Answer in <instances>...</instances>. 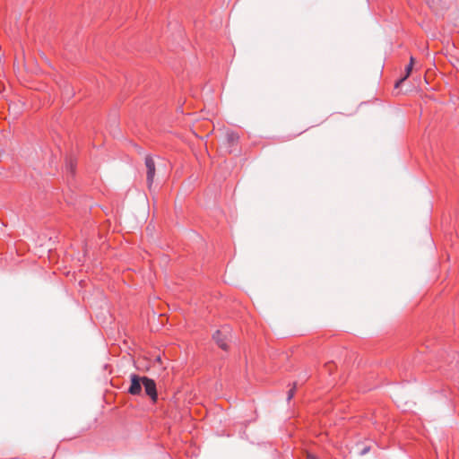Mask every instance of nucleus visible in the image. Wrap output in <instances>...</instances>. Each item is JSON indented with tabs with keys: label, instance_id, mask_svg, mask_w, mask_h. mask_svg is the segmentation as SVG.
<instances>
[{
	"label": "nucleus",
	"instance_id": "obj_1",
	"mask_svg": "<svg viewBox=\"0 0 459 459\" xmlns=\"http://www.w3.org/2000/svg\"><path fill=\"white\" fill-rule=\"evenodd\" d=\"M230 336V330L227 327H223L221 330H217L212 338L217 345L224 351L228 350V341Z\"/></svg>",
	"mask_w": 459,
	"mask_h": 459
},
{
	"label": "nucleus",
	"instance_id": "obj_2",
	"mask_svg": "<svg viewBox=\"0 0 459 459\" xmlns=\"http://www.w3.org/2000/svg\"><path fill=\"white\" fill-rule=\"evenodd\" d=\"M143 386L144 388L145 394L152 399V402H156L158 398L156 384L154 380L143 377Z\"/></svg>",
	"mask_w": 459,
	"mask_h": 459
},
{
	"label": "nucleus",
	"instance_id": "obj_3",
	"mask_svg": "<svg viewBox=\"0 0 459 459\" xmlns=\"http://www.w3.org/2000/svg\"><path fill=\"white\" fill-rule=\"evenodd\" d=\"M145 166L147 169V184L149 188H151L155 176V163L152 156H146Z\"/></svg>",
	"mask_w": 459,
	"mask_h": 459
},
{
	"label": "nucleus",
	"instance_id": "obj_4",
	"mask_svg": "<svg viewBox=\"0 0 459 459\" xmlns=\"http://www.w3.org/2000/svg\"><path fill=\"white\" fill-rule=\"evenodd\" d=\"M143 377H138L135 374L131 375V385L128 389L129 394L132 395H138L142 392Z\"/></svg>",
	"mask_w": 459,
	"mask_h": 459
},
{
	"label": "nucleus",
	"instance_id": "obj_5",
	"mask_svg": "<svg viewBox=\"0 0 459 459\" xmlns=\"http://www.w3.org/2000/svg\"><path fill=\"white\" fill-rule=\"evenodd\" d=\"M412 64H409L406 67H405V75L399 81L397 82L396 83V87H398L399 83L403 82V81H405L411 74V72L412 70Z\"/></svg>",
	"mask_w": 459,
	"mask_h": 459
},
{
	"label": "nucleus",
	"instance_id": "obj_6",
	"mask_svg": "<svg viewBox=\"0 0 459 459\" xmlns=\"http://www.w3.org/2000/svg\"><path fill=\"white\" fill-rule=\"evenodd\" d=\"M227 138L230 143H233L238 141V135L236 133H229Z\"/></svg>",
	"mask_w": 459,
	"mask_h": 459
},
{
	"label": "nucleus",
	"instance_id": "obj_7",
	"mask_svg": "<svg viewBox=\"0 0 459 459\" xmlns=\"http://www.w3.org/2000/svg\"><path fill=\"white\" fill-rule=\"evenodd\" d=\"M294 395V388L290 389L288 393V400L290 401Z\"/></svg>",
	"mask_w": 459,
	"mask_h": 459
},
{
	"label": "nucleus",
	"instance_id": "obj_8",
	"mask_svg": "<svg viewBox=\"0 0 459 459\" xmlns=\"http://www.w3.org/2000/svg\"><path fill=\"white\" fill-rule=\"evenodd\" d=\"M369 451V447L367 446L365 448H363V450L360 452V455H366L368 452Z\"/></svg>",
	"mask_w": 459,
	"mask_h": 459
},
{
	"label": "nucleus",
	"instance_id": "obj_9",
	"mask_svg": "<svg viewBox=\"0 0 459 459\" xmlns=\"http://www.w3.org/2000/svg\"><path fill=\"white\" fill-rule=\"evenodd\" d=\"M307 459H317V458H316L313 455L309 454V455H307Z\"/></svg>",
	"mask_w": 459,
	"mask_h": 459
},
{
	"label": "nucleus",
	"instance_id": "obj_10",
	"mask_svg": "<svg viewBox=\"0 0 459 459\" xmlns=\"http://www.w3.org/2000/svg\"><path fill=\"white\" fill-rule=\"evenodd\" d=\"M413 63H414V58L412 56H411L409 64H412L413 65Z\"/></svg>",
	"mask_w": 459,
	"mask_h": 459
}]
</instances>
